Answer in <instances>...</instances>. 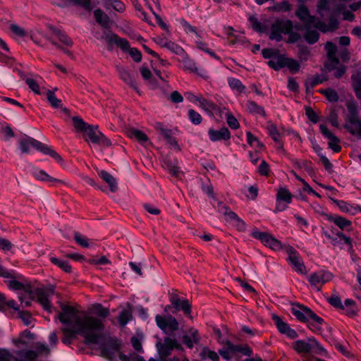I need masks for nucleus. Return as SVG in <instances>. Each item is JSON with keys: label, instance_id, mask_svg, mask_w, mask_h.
<instances>
[{"label": "nucleus", "instance_id": "obj_1", "mask_svg": "<svg viewBox=\"0 0 361 361\" xmlns=\"http://www.w3.org/2000/svg\"><path fill=\"white\" fill-rule=\"evenodd\" d=\"M104 328L102 322L96 317L88 315L77 316L73 322L70 324V326L62 329L64 334L62 342L70 345L75 335L79 334L84 337L87 343H97Z\"/></svg>", "mask_w": 361, "mask_h": 361}, {"label": "nucleus", "instance_id": "obj_2", "mask_svg": "<svg viewBox=\"0 0 361 361\" xmlns=\"http://www.w3.org/2000/svg\"><path fill=\"white\" fill-rule=\"evenodd\" d=\"M20 149L23 153H29L30 147H33L44 154H48L54 159L60 162L62 160L61 157L50 147L42 142L28 136H25L18 140Z\"/></svg>", "mask_w": 361, "mask_h": 361}, {"label": "nucleus", "instance_id": "obj_3", "mask_svg": "<svg viewBox=\"0 0 361 361\" xmlns=\"http://www.w3.org/2000/svg\"><path fill=\"white\" fill-rule=\"evenodd\" d=\"M293 346L294 350L302 355L304 361L307 360V357H312L310 354L317 349L322 348L314 337H310L307 340H298L293 343Z\"/></svg>", "mask_w": 361, "mask_h": 361}, {"label": "nucleus", "instance_id": "obj_4", "mask_svg": "<svg viewBox=\"0 0 361 361\" xmlns=\"http://www.w3.org/2000/svg\"><path fill=\"white\" fill-rule=\"evenodd\" d=\"M293 30V23L290 20L277 19L271 26L269 39L281 42L282 35H287Z\"/></svg>", "mask_w": 361, "mask_h": 361}, {"label": "nucleus", "instance_id": "obj_5", "mask_svg": "<svg viewBox=\"0 0 361 361\" xmlns=\"http://www.w3.org/2000/svg\"><path fill=\"white\" fill-rule=\"evenodd\" d=\"M252 353V351L248 345H234L230 341L226 342L225 348L219 350V354L226 360H230L236 353L250 356Z\"/></svg>", "mask_w": 361, "mask_h": 361}, {"label": "nucleus", "instance_id": "obj_6", "mask_svg": "<svg viewBox=\"0 0 361 361\" xmlns=\"http://www.w3.org/2000/svg\"><path fill=\"white\" fill-rule=\"evenodd\" d=\"M333 274L326 270H319L317 271L310 274L307 280L311 286L317 291H320L322 286L331 281Z\"/></svg>", "mask_w": 361, "mask_h": 361}, {"label": "nucleus", "instance_id": "obj_7", "mask_svg": "<svg viewBox=\"0 0 361 361\" xmlns=\"http://www.w3.org/2000/svg\"><path fill=\"white\" fill-rule=\"evenodd\" d=\"M251 236L261 241L265 246L272 250H277L281 248V243L271 234L267 232H262L257 228H253L250 233Z\"/></svg>", "mask_w": 361, "mask_h": 361}, {"label": "nucleus", "instance_id": "obj_8", "mask_svg": "<svg viewBox=\"0 0 361 361\" xmlns=\"http://www.w3.org/2000/svg\"><path fill=\"white\" fill-rule=\"evenodd\" d=\"M84 133L87 137L86 140H90L92 143L101 145L105 147H109L111 144L110 140L98 130L97 126L89 125Z\"/></svg>", "mask_w": 361, "mask_h": 361}, {"label": "nucleus", "instance_id": "obj_9", "mask_svg": "<svg viewBox=\"0 0 361 361\" xmlns=\"http://www.w3.org/2000/svg\"><path fill=\"white\" fill-rule=\"evenodd\" d=\"M180 56H182V59L180 61L182 63L183 69L184 71L196 73L203 78H207L208 76L205 70H199L194 60L190 58L185 51L183 52Z\"/></svg>", "mask_w": 361, "mask_h": 361}, {"label": "nucleus", "instance_id": "obj_10", "mask_svg": "<svg viewBox=\"0 0 361 361\" xmlns=\"http://www.w3.org/2000/svg\"><path fill=\"white\" fill-rule=\"evenodd\" d=\"M155 321L157 325L164 331H173L177 330L179 326L177 319L171 315H168L167 317L157 315Z\"/></svg>", "mask_w": 361, "mask_h": 361}, {"label": "nucleus", "instance_id": "obj_11", "mask_svg": "<svg viewBox=\"0 0 361 361\" xmlns=\"http://www.w3.org/2000/svg\"><path fill=\"white\" fill-rule=\"evenodd\" d=\"M319 130L323 136L329 140V147L335 153L341 152V146L340 145V139L331 133L324 124L319 126Z\"/></svg>", "mask_w": 361, "mask_h": 361}, {"label": "nucleus", "instance_id": "obj_12", "mask_svg": "<svg viewBox=\"0 0 361 361\" xmlns=\"http://www.w3.org/2000/svg\"><path fill=\"white\" fill-rule=\"evenodd\" d=\"M325 49L329 60V63L325 67L329 71H334L336 68V66H338L340 62L336 56L337 47L333 42H327L325 44Z\"/></svg>", "mask_w": 361, "mask_h": 361}, {"label": "nucleus", "instance_id": "obj_13", "mask_svg": "<svg viewBox=\"0 0 361 361\" xmlns=\"http://www.w3.org/2000/svg\"><path fill=\"white\" fill-rule=\"evenodd\" d=\"M289 263L293 267V268L298 273L301 274H305L306 267L304 264V263L302 261L301 257L299 256V254L297 252V251L293 249V247H290L288 250V259Z\"/></svg>", "mask_w": 361, "mask_h": 361}, {"label": "nucleus", "instance_id": "obj_14", "mask_svg": "<svg viewBox=\"0 0 361 361\" xmlns=\"http://www.w3.org/2000/svg\"><path fill=\"white\" fill-rule=\"evenodd\" d=\"M176 345V341L170 338H166L163 343H158L157 348L161 360H165L171 354Z\"/></svg>", "mask_w": 361, "mask_h": 361}, {"label": "nucleus", "instance_id": "obj_15", "mask_svg": "<svg viewBox=\"0 0 361 361\" xmlns=\"http://www.w3.org/2000/svg\"><path fill=\"white\" fill-rule=\"evenodd\" d=\"M51 35L47 37V39L57 48L60 49L61 46L55 42L54 37L57 38L61 43L67 47H71L73 45L72 39L62 30L51 28Z\"/></svg>", "mask_w": 361, "mask_h": 361}, {"label": "nucleus", "instance_id": "obj_16", "mask_svg": "<svg viewBox=\"0 0 361 361\" xmlns=\"http://www.w3.org/2000/svg\"><path fill=\"white\" fill-rule=\"evenodd\" d=\"M34 292L35 300H36L48 312H51L52 305L49 300L50 293L42 288H37Z\"/></svg>", "mask_w": 361, "mask_h": 361}, {"label": "nucleus", "instance_id": "obj_17", "mask_svg": "<svg viewBox=\"0 0 361 361\" xmlns=\"http://www.w3.org/2000/svg\"><path fill=\"white\" fill-rule=\"evenodd\" d=\"M61 308V312H59V319L61 323L70 326V324H72L75 317L78 316L75 315L77 311L75 307L70 305H63Z\"/></svg>", "mask_w": 361, "mask_h": 361}, {"label": "nucleus", "instance_id": "obj_18", "mask_svg": "<svg viewBox=\"0 0 361 361\" xmlns=\"http://www.w3.org/2000/svg\"><path fill=\"white\" fill-rule=\"evenodd\" d=\"M34 178L39 181L47 182L50 185H56L58 184H66V182L61 179L54 178L49 176L45 171L34 169L32 171Z\"/></svg>", "mask_w": 361, "mask_h": 361}, {"label": "nucleus", "instance_id": "obj_19", "mask_svg": "<svg viewBox=\"0 0 361 361\" xmlns=\"http://www.w3.org/2000/svg\"><path fill=\"white\" fill-rule=\"evenodd\" d=\"M208 135L212 142L228 141L231 137V132L226 127H222L219 130L210 128L208 130Z\"/></svg>", "mask_w": 361, "mask_h": 361}, {"label": "nucleus", "instance_id": "obj_20", "mask_svg": "<svg viewBox=\"0 0 361 361\" xmlns=\"http://www.w3.org/2000/svg\"><path fill=\"white\" fill-rule=\"evenodd\" d=\"M295 16L308 27L315 21L316 17L310 15V11L305 5H300L295 11Z\"/></svg>", "mask_w": 361, "mask_h": 361}, {"label": "nucleus", "instance_id": "obj_21", "mask_svg": "<svg viewBox=\"0 0 361 361\" xmlns=\"http://www.w3.org/2000/svg\"><path fill=\"white\" fill-rule=\"evenodd\" d=\"M272 319L280 333L287 335L290 338H295L298 336L296 331L291 329L280 317L274 315Z\"/></svg>", "mask_w": 361, "mask_h": 361}, {"label": "nucleus", "instance_id": "obj_22", "mask_svg": "<svg viewBox=\"0 0 361 361\" xmlns=\"http://www.w3.org/2000/svg\"><path fill=\"white\" fill-rule=\"evenodd\" d=\"M106 39L109 44H114L123 51H126L130 49V44L128 41L125 38L118 37L116 34L111 33L107 35Z\"/></svg>", "mask_w": 361, "mask_h": 361}, {"label": "nucleus", "instance_id": "obj_23", "mask_svg": "<svg viewBox=\"0 0 361 361\" xmlns=\"http://www.w3.org/2000/svg\"><path fill=\"white\" fill-rule=\"evenodd\" d=\"M120 78L130 87L136 90L137 92H139V90L137 87V84L135 79L129 73V72L124 68L118 67L117 68Z\"/></svg>", "mask_w": 361, "mask_h": 361}, {"label": "nucleus", "instance_id": "obj_24", "mask_svg": "<svg viewBox=\"0 0 361 361\" xmlns=\"http://www.w3.org/2000/svg\"><path fill=\"white\" fill-rule=\"evenodd\" d=\"M11 279L8 281V286L10 289L13 290H22L25 293H30L32 285L28 282H22Z\"/></svg>", "mask_w": 361, "mask_h": 361}, {"label": "nucleus", "instance_id": "obj_25", "mask_svg": "<svg viewBox=\"0 0 361 361\" xmlns=\"http://www.w3.org/2000/svg\"><path fill=\"white\" fill-rule=\"evenodd\" d=\"M327 219L331 222H334L338 228L343 231L348 229L352 225V223L350 220H348L347 219L338 215H329Z\"/></svg>", "mask_w": 361, "mask_h": 361}, {"label": "nucleus", "instance_id": "obj_26", "mask_svg": "<svg viewBox=\"0 0 361 361\" xmlns=\"http://www.w3.org/2000/svg\"><path fill=\"white\" fill-rule=\"evenodd\" d=\"M350 317H355L357 313V307L356 302L353 299H346L343 304V308L340 309Z\"/></svg>", "mask_w": 361, "mask_h": 361}, {"label": "nucleus", "instance_id": "obj_27", "mask_svg": "<svg viewBox=\"0 0 361 361\" xmlns=\"http://www.w3.org/2000/svg\"><path fill=\"white\" fill-rule=\"evenodd\" d=\"M200 341L198 331L196 329H190L188 335L183 337V343L190 349H192L194 344L197 343Z\"/></svg>", "mask_w": 361, "mask_h": 361}, {"label": "nucleus", "instance_id": "obj_28", "mask_svg": "<svg viewBox=\"0 0 361 361\" xmlns=\"http://www.w3.org/2000/svg\"><path fill=\"white\" fill-rule=\"evenodd\" d=\"M47 98L49 103L53 108L56 109V108L61 107V108H62V111L66 114H69V110L66 107H62V101L56 97L54 91L47 90Z\"/></svg>", "mask_w": 361, "mask_h": 361}, {"label": "nucleus", "instance_id": "obj_29", "mask_svg": "<svg viewBox=\"0 0 361 361\" xmlns=\"http://www.w3.org/2000/svg\"><path fill=\"white\" fill-rule=\"evenodd\" d=\"M248 20L253 30L260 33H266L269 28L268 25L260 22L255 15L250 16Z\"/></svg>", "mask_w": 361, "mask_h": 361}, {"label": "nucleus", "instance_id": "obj_30", "mask_svg": "<svg viewBox=\"0 0 361 361\" xmlns=\"http://www.w3.org/2000/svg\"><path fill=\"white\" fill-rule=\"evenodd\" d=\"M20 76L25 81V83L29 86V87L37 94H42V92L39 88V80L42 79L40 78L37 79L32 78H25L24 74L21 73L20 71H18Z\"/></svg>", "mask_w": 361, "mask_h": 361}, {"label": "nucleus", "instance_id": "obj_31", "mask_svg": "<svg viewBox=\"0 0 361 361\" xmlns=\"http://www.w3.org/2000/svg\"><path fill=\"white\" fill-rule=\"evenodd\" d=\"M200 101V106L209 114H214L219 111L220 107L211 100L206 99L202 97Z\"/></svg>", "mask_w": 361, "mask_h": 361}, {"label": "nucleus", "instance_id": "obj_32", "mask_svg": "<svg viewBox=\"0 0 361 361\" xmlns=\"http://www.w3.org/2000/svg\"><path fill=\"white\" fill-rule=\"evenodd\" d=\"M247 111L252 114L261 116L263 118L267 117L265 110L263 106L258 105L255 102L248 100L246 103Z\"/></svg>", "mask_w": 361, "mask_h": 361}, {"label": "nucleus", "instance_id": "obj_33", "mask_svg": "<svg viewBox=\"0 0 361 361\" xmlns=\"http://www.w3.org/2000/svg\"><path fill=\"white\" fill-rule=\"evenodd\" d=\"M98 174L99 177L109 185L111 192H114L117 190L118 186L116 180L109 172L100 171Z\"/></svg>", "mask_w": 361, "mask_h": 361}, {"label": "nucleus", "instance_id": "obj_34", "mask_svg": "<svg viewBox=\"0 0 361 361\" xmlns=\"http://www.w3.org/2000/svg\"><path fill=\"white\" fill-rule=\"evenodd\" d=\"M352 86L356 97L361 100V72H357L351 76Z\"/></svg>", "mask_w": 361, "mask_h": 361}, {"label": "nucleus", "instance_id": "obj_35", "mask_svg": "<svg viewBox=\"0 0 361 361\" xmlns=\"http://www.w3.org/2000/svg\"><path fill=\"white\" fill-rule=\"evenodd\" d=\"M327 76L325 74L314 75L306 80L305 85L307 89H313L316 85L327 80Z\"/></svg>", "mask_w": 361, "mask_h": 361}, {"label": "nucleus", "instance_id": "obj_36", "mask_svg": "<svg viewBox=\"0 0 361 361\" xmlns=\"http://www.w3.org/2000/svg\"><path fill=\"white\" fill-rule=\"evenodd\" d=\"M358 123H350L346 121L343 128L352 135L360 136L361 135V118L358 117Z\"/></svg>", "mask_w": 361, "mask_h": 361}, {"label": "nucleus", "instance_id": "obj_37", "mask_svg": "<svg viewBox=\"0 0 361 361\" xmlns=\"http://www.w3.org/2000/svg\"><path fill=\"white\" fill-rule=\"evenodd\" d=\"M347 109L348 114L345 118V121L353 123H358V117L360 116L356 106L353 104H348Z\"/></svg>", "mask_w": 361, "mask_h": 361}, {"label": "nucleus", "instance_id": "obj_38", "mask_svg": "<svg viewBox=\"0 0 361 361\" xmlns=\"http://www.w3.org/2000/svg\"><path fill=\"white\" fill-rule=\"evenodd\" d=\"M307 310H310L307 307L298 305V307H293V314L300 322H307Z\"/></svg>", "mask_w": 361, "mask_h": 361}, {"label": "nucleus", "instance_id": "obj_39", "mask_svg": "<svg viewBox=\"0 0 361 361\" xmlns=\"http://www.w3.org/2000/svg\"><path fill=\"white\" fill-rule=\"evenodd\" d=\"M94 16L96 21L104 27H109V18L101 9H96L94 11Z\"/></svg>", "mask_w": 361, "mask_h": 361}, {"label": "nucleus", "instance_id": "obj_40", "mask_svg": "<svg viewBox=\"0 0 361 361\" xmlns=\"http://www.w3.org/2000/svg\"><path fill=\"white\" fill-rule=\"evenodd\" d=\"M172 306L175 309V311L172 312L173 313L180 310H182L185 315H190L191 313V305L188 300H180L178 302V305H173Z\"/></svg>", "mask_w": 361, "mask_h": 361}, {"label": "nucleus", "instance_id": "obj_41", "mask_svg": "<svg viewBox=\"0 0 361 361\" xmlns=\"http://www.w3.org/2000/svg\"><path fill=\"white\" fill-rule=\"evenodd\" d=\"M285 56L283 55L276 56L272 59H270L267 64L268 66L275 71H279L285 67Z\"/></svg>", "mask_w": 361, "mask_h": 361}, {"label": "nucleus", "instance_id": "obj_42", "mask_svg": "<svg viewBox=\"0 0 361 361\" xmlns=\"http://www.w3.org/2000/svg\"><path fill=\"white\" fill-rule=\"evenodd\" d=\"M128 136L130 138H134L142 144H144L148 141L147 135L142 131L137 129H130L128 131Z\"/></svg>", "mask_w": 361, "mask_h": 361}, {"label": "nucleus", "instance_id": "obj_43", "mask_svg": "<svg viewBox=\"0 0 361 361\" xmlns=\"http://www.w3.org/2000/svg\"><path fill=\"white\" fill-rule=\"evenodd\" d=\"M18 299L21 302V305L25 307H30L31 305V301L35 300L34 292L32 288H31L30 293H20L18 295Z\"/></svg>", "mask_w": 361, "mask_h": 361}, {"label": "nucleus", "instance_id": "obj_44", "mask_svg": "<svg viewBox=\"0 0 361 361\" xmlns=\"http://www.w3.org/2000/svg\"><path fill=\"white\" fill-rule=\"evenodd\" d=\"M228 83L229 87L238 93H243L245 91V86L242 83V82L237 78H228Z\"/></svg>", "mask_w": 361, "mask_h": 361}, {"label": "nucleus", "instance_id": "obj_45", "mask_svg": "<svg viewBox=\"0 0 361 361\" xmlns=\"http://www.w3.org/2000/svg\"><path fill=\"white\" fill-rule=\"evenodd\" d=\"M293 195L286 188H280L276 195V200L290 204L292 202Z\"/></svg>", "mask_w": 361, "mask_h": 361}, {"label": "nucleus", "instance_id": "obj_46", "mask_svg": "<svg viewBox=\"0 0 361 361\" xmlns=\"http://www.w3.org/2000/svg\"><path fill=\"white\" fill-rule=\"evenodd\" d=\"M304 39L310 44H315L319 39V33L316 30L307 29Z\"/></svg>", "mask_w": 361, "mask_h": 361}, {"label": "nucleus", "instance_id": "obj_47", "mask_svg": "<svg viewBox=\"0 0 361 361\" xmlns=\"http://www.w3.org/2000/svg\"><path fill=\"white\" fill-rule=\"evenodd\" d=\"M319 92L324 95L327 100L331 102H336L338 101L339 97L337 92L331 88L322 89Z\"/></svg>", "mask_w": 361, "mask_h": 361}, {"label": "nucleus", "instance_id": "obj_48", "mask_svg": "<svg viewBox=\"0 0 361 361\" xmlns=\"http://www.w3.org/2000/svg\"><path fill=\"white\" fill-rule=\"evenodd\" d=\"M291 6L287 0L276 3L274 6L269 7V10L273 12H286L290 11Z\"/></svg>", "mask_w": 361, "mask_h": 361}, {"label": "nucleus", "instance_id": "obj_49", "mask_svg": "<svg viewBox=\"0 0 361 361\" xmlns=\"http://www.w3.org/2000/svg\"><path fill=\"white\" fill-rule=\"evenodd\" d=\"M219 211L226 216V220L233 224L239 216L226 205H222Z\"/></svg>", "mask_w": 361, "mask_h": 361}, {"label": "nucleus", "instance_id": "obj_50", "mask_svg": "<svg viewBox=\"0 0 361 361\" xmlns=\"http://www.w3.org/2000/svg\"><path fill=\"white\" fill-rule=\"evenodd\" d=\"M50 261L51 262V263L61 268L65 272H71V266L69 264L68 261L63 260L54 257H51Z\"/></svg>", "mask_w": 361, "mask_h": 361}, {"label": "nucleus", "instance_id": "obj_51", "mask_svg": "<svg viewBox=\"0 0 361 361\" xmlns=\"http://www.w3.org/2000/svg\"><path fill=\"white\" fill-rule=\"evenodd\" d=\"M160 131L164 139H166V141L168 142V143H169L173 147H178V142L173 137L171 130L161 128Z\"/></svg>", "mask_w": 361, "mask_h": 361}, {"label": "nucleus", "instance_id": "obj_52", "mask_svg": "<svg viewBox=\"0 0 361 361\" xmlns=\"http://www.w3.org/2000/svg\"><path fill=\"white\" fill-rule=\"evenodd\" d=\"M133 318L132 312L130 310H123L118 316V322L121 326H124Z\"/></svg>", "mask_w": 361, "mask_h": 361}, {"label": "nucleus", "instance_id": "obj_53", "mask_svg": "<svg viewBox=\"0 0 361 361\" xmlns=\"http://www.w3.org/2000/svg\"><path fill=\"white\" fill-rule=\"evenodd\" d=\"M92 310L95 314L102 318H105L109 315V310L99 303L93 305Z\"/></svg>", "mask_w": 361, "mask_h": 361}, {"label": "nucleus", "instance_id": "obj_54", "mask_svg": "<svg viewBox=\"0 0 361 361\" xmlns=\"http://www.w3.org/2000/svg\"><path fill=\"white\" fill-rule=\"evenodd\" d=\"M73 123L74 128L80 132H84L86 128L88 127L89 124L85 123L81 118L78 116H74L73 118Z\"/></svg>", "mask_w": 361, "mask_h": 361}, {"label": "nucleus", "instance_id": "obj_55", "mask_svg": "<svg viewBox=\"0 0 361 361\" xmlns=\"http://www.w3.org/2000/svg\"><path fill=\"white\" fill-rule=\"evenodd\" d=\"M189 120L194 125H199L202 123V116L194 109H189L188 112Z\"/></svg>", "mask_w": 361, "mask_h": 361}, {"label": "nucleus", "instance_id": "obj_56", "mask_svg": "<svg viewBox=\"0 0 361 361\" xmlns=\"http://www.w3.org/2000/svg\"><path fill=\"white\" fill-rule=\"evenodd\" d=\"M284 63L285 67L288 68V69L293 73H296L300 69L299 63L293 59L285 57Z\"/></svg>", "mask_w": 361, "mask_h": 361}, {"label": "nucleus", "instance_id": "obj_57", "mask_svg": "<svg viewBox=\"0 0 361 361\" xmlns=\"http://www.w3.org/2000/svg\"><path fill=\"white\" fill-rule=\"evenodd\" d=\"M201 357L202 359H207L209 358L212 360V361H219V357L218 354L212 350H210L207 348H204L202 353H201Z\"/></svg>", "mask_w": 361, "mask_h": 361}, {"label": "nucleus", "instance_id": "obj_58", "mask_svg": "<svg viewBox=\"0 0 361 361\" xmlns=\"http://www.w3.org/2000/svg\"><path fill=\"white\" fill-rule=\"evenodd\" d=\"M268 133L275 142H279V140H281V134L274 124L268 126Z\"/></svg>", "mask_w": 361, "mask_h": 361}, {"label": "nucleus", "instance_id": "obj_59", "mask_svg": "<svg viewBox=\"0 0 361 361\" xmlns=\"http://www.w3.org/2000/svg\"><path fill=\"white\" fill-rule=\"evenodd\" d=\"M247 142L251 146L254 147H263L264 145L259 142V140L252 135L250 131L246 133Z\"/></svg>", "mask_w": 361, "mask_h": 361}, {"label": "nucleus", "instance_id": "obj_60", "mask_svg": "<svg viewBox=\"0 0 361 361\" xmlns=\"http://www.w3.org/2000/svg\"><path fill=\"white\" fill-rule=\"evenodd\" d=\"M165 47H166L168 49L171 50V51L174 52L175 54L178 55H181L183 52L185 51L178 44H176L175 43L171 42V41H166L164 42Z\"/></svg>", "mask_w": 361, "mask_h": 361}, {"label": "nucleus", "instance_id": "obj_61", "mask_svg": "<svg viewBox=\"0 0 361 361\" xmlns=\"http://www.w3.org/2000/svg\"><path fill=\"white\" fill-rule=\"evenodd\" d=\"M328 302L335 308L341 309L343 308V303L340 296L337 294H333L330 298H328Z\"/></svg>", "mask_w": 361, "mask_h": 361}, {"label": "nucleus", "instance_id": "obj_62", "mask_svg": "<svg viewBox=\"0 0 361 361\" xmlns=\"http://www.w3.org/2000/svg\"><path fill=\"white\" fill-rule=\"evenodd\" d=\"M307 321L314 322L317 325L322 324L324 319L316 314L311 309L307 310Z\"/></svg>", "mask_w": 361, "mask_h": 361}, {"label": "nucleus", "instance_id": "obj_63", "mask_svg": "<svg viewBox=\"0 0 361 361\" xmlns=\"http://www.w3.org/2000/svg\"><path fill=\"white\" fill-rule=\"evenodd\" d=\"M74 239L77 244L80 245L82 247H89V239L85 235H81L80 233L75 232L74 233Z\"/></svg>", "mask_w": 361, "mask_h": 361}, {"label": "nucleus", "instance_id": "obj_64", "mask_svg": "<svg viewBox=\"0 0 361 361\" xmlns=\"http://www.w3.org/2000/svg\"><path fill=\"white\" fill-rule=\"evenodd\" d=\"M35 350L37 353V356L47 355L50 350L48 345L45 343H37L35 346Z\"/></svg>", "mask_w": 361, "mask_h": 361}]
</instances>
